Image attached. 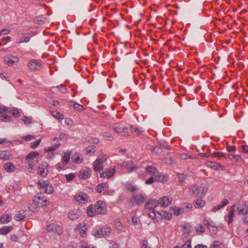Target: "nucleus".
<instances>
[{
	"label": "nucleus",
	"instance_id": "obj_1",
	"mask_svg": "<svg viewBox=\"0 0 248 248\" xmlns=\"http://www.w3.org/2000/svg\"><path fill=\"white\" fill-rule=\"evenodd\" d=\"M107 206L105 202L98 201L94 205L89 206L87 209V213L89 217H94L99 214L107 213Z\"/></svg>",
	"mask_w": 248,
	"mask_h": 248
},
{
	"label": "nucleus",
	"instance_id": "obj_2",
	"mask_svg": "<svg viewBox=\"0 0 248 248\" xmlns=\"http://www.w3.org/2000/svg\"><path fill=\"white\" fill-rule=\"evenodd\" d=\"M190 189L194 194L200 199H202L207 192L208 187L205 184H201L200 186H194Z\"/></svg>",
	"mask_w": 248,
	"mask_h": 248
},
{
	"label": "nucleus",
	"instance_id": "obj_3",
	"mask_svg": "<svg viewBox=\"0 0 248 248\" xmlns=\"http://www.w3.org/2000/svg\"><path fill=\"white\" fill-rule=\"evenodd\" d=\"M39 156V154L36 152H32L26 156V167L28 169H31L33 166L37 164L38 160L36 158Z\"/></svg>",
	"mask_w": 248,
	"mask_h": 248
},
{
	"label": "nucleus",
	"instance_id": "obj_4",
	"mask_svg": "<svg viewBox=\"0 0 248 248\" xmlns=\"http://www.w3.org/2000/svg\"><path fill=\"white\" fill-rule=\"evenodd\" d=\"M106 158L103 155H100L93 163V169L96 171L102 170L103 169V164L106 161Z\"/></svg>",
	"mask_w": 248,
	"mask_h": 248
},
{
	"label": "nucleus",
	"instance_id": "obj_5",
	"mask_svg": "<svg viewBox=\"0 0 248 248\" xmlns=\"http://www.w3.org/2000/svg\"><path fill=\"white\" fill-rule=\"evenodd\" d=\"M46 230L49 232H54L58 234H61L62 233V228L59 225L54 223H51L48 225Z\"/></svg>",
	"mask_w": 248,
	"mask_h": 248
},
{
	"label": "nucleus",
	"instance_id": "obj_6",
	"mask_svg": "<svg viewBox=\"0 0 248 248\" xmlns=\"http://www.w3.org/2000/svg\"><path fill=\"white\" fill-rule=\"evenodd\" d=\"M28 66L31 70L36 71L42 69V64L36 60H32L29 62Z\"/></svg>",
	"mask_w": 248,
	"mask_h": 248
},
{
	"label": "nucleus",
	"instance_id": "obj_7",
	"mask_svg": "<svg viewBox=\"0 0 248 248\" xmlns=\"http://www.w3.org/2000/svg\"><path fill=\"white\" fill-rule=\"evenodd\" d=\"M48 165L46 162L42 163L39 165L38 170V174L42 177H46L48 174Z\"/></svg>",
	"mask_w": 248,
	"mask_h": 248
},
{
	"label": "nucleus",
	"instance_id": "obj_8",
	"mask_svg": "<svg viewBox=\"0 0 248 248\" xmlns=\"http://www.w3.org/2000/svg\"><path fill=\"white\" fill-rule=\"evenodd\" d=\"M110 228H102L100 230L96 231L94 233V236L97 237H105L111 232Z\"/></svg>",
	"mask_w": 248,
	"mask_h": 248
},
{
	"label": "nucleus",
	"instance_id": "obj_9",
	"mask_svg": "<svg viewBox=\"0 0 248 248\" xmlns=\"http://www.w3.org/2000/svg\"><path fill=\"white\" fill-rule=\"evenodd\" d=\"M237 212L239 215L248 214V205L245 203H239L237 206Z\"/></svg>",
	"mask_w": 248,
	"mask_h": 248
},
{
	"label": "nucleus",
	"instance_id": "obj_10",
	"mask_svg": "<svg viewBox=\"0 0 248 248\" xmlns=\"http://www.w3.org/2000/svg\"><path fill=\"white\" fill-rule=\"evenodd\" d=\"M91 170L89 168L85 167L80 171L79 177L82 179H86L91 176Z\"/></svg>",
	"mask_w": 248,
	"mask_h": 248
},
{
	"label": "nucleus",
	"instance_id": "obj_11",
	"mask_svg": "<svg viewBox=\"0 0 248 248\" xmlns=\"http://www.w3.org/2000/svg\"><path fill=\"white\" fill-rule=\"evenodd\" d=\"M112 128L120 135H126L128 133V129L127 127L112 126Z\"/></svg>",
	"mask_w": 248,
	"mask_h": 248
},
{
	"label": "nucleus",
	"instance_id": "obj_12",
	"mask_svg": "<svg viewBox=\"0 0 248 248\" xmlns=\"http://www.w3.org/2000/svg\"><path fill=\"white\" fill-rule=\"evenodd\" d=\"M18 58L14 56H11V57L5 56L4 58V62L9 65H12L14 63L18 62Z\"/></svg>",
	"mask_w": 248,
	"mask_h": 248
},
{
	"label": "nucleus",
	"instance_id": "obj_13",
	"mask_svg": "<svg viewBox=\"0 0 248 248\" xmlns=\"http://www.w3.org/2000/svg\"><path fill=\"white\" fill-rule=\"evenodd\" d=\"M169 179V176L167 174H163L162 173L157 174L155 178V181L162 183H166Z\"/></svg>",
	"mask_w": 248,
	"mask_h": 248
},
{
	"label": "nucleus",
	"instance_id": "obj_14",
	"mask_svg": "<svg viewBox=\"0 0 248 248\" xmlns=\"http://www.w3.org/2000/svg\"><path fill=\"white\" fill-rule=\"evenodd\" d=\"M133 200L134 203L137 204H140L143 203L146 200V197L143 195H134L133 196Z\"/></svg>",
	"mask_w": 248,
	"mask_h": 248
},
{
	"label": "nucleus",
	"instance_id": "obj_15",
	"mask_svg": "<svg viewBox=\"0 0 248 248\" xmlns=\"http://www.w3.org/2000/svg\"><path fill=\"white\" fill-rule=\"evenodd\" d=\"M151 212L148 213L149 217L152 218L154 222H157L158 221V218L161 217V214L157 211H155L154 209H151Z\"/></svg>",
	"mask_w": 248,
	"mask_h": 248
},
{
	"label": "nucleus",
	"instance_id": "obj_16",
	"mask_svg": "<svg viewBox=\"0 0 248 248\" xmlns=\"http://www.w3.org/2000/svg\"><path fill=\"white\" fill-rule=\"evenodd\" d=\"M81 213L79 209H73L69 212L68 217L71 220H75L78 219Z\"/></svg>",
	"mask_w": 248,
	"mask_h": 248
},
{
	"label": "nucleus",
	"instance_id": "obj_17",
	"mask_svg": "<svg viewBox=\"0 0 248 248\" xmlns=\"http://www.w3.org/2000/svg\"><path fill=\"white\" fill-rule=\"evenodd\" d=\"M3 168L7 172H14L16 169V166L11 162H7L3 165Z\"/></svg>",
	"mask_w": 248,
	"mask_h": 248
},
{
	"label": "nucleus",
	"instance_id": "obj_18",
	"mask_svg": "<svg viewBox=\"0 0 248 248\" xmlns=\"http://www.w3.org/2000/svg\"><path fill=\"white\" fill-rule=\"evenodd\" d=\"M227 157L233 161H236L240 163H243L244 162V160L242 158V157L238 155H229L227 154Z\"/></svg>",
	"mask_w": 248,
	"mask_h": 248
},
{
	"label": "nucleus",
	"instance_id": "obj_19",
	"mask_svg": "<svg viewBox=\"0 0 248 248\" xmlns=\"http://www.w3.org/2000/svg\"><path fill=\"white\" fill-rule=\"evenodd\" d=\"M171 202V199L167 197H163L162 198L159 200V204L161 207H167Z\"/></svg>",
	"mask_w": 248,
	"mask_h": 248
},
{
	"label": "nucleus",
	"instance_id": "obj_20",
	"mask_svg": "<svg viewBox=\"0 0 248 248\" xmlns=\"http://www.w3.org/2000/svg\"><path fill=\"white\" fill-rule=\"evenodd\" d=\"M12 157L10 152L7 151H0V159L3 160H8Z\"/></svg>",
	"mask_w": 248,
	"mask_h": 248
},
{
	"label": "nucleus",
	"instance_id": "obj_21",
	"mask_svg": "<svg viewBox=\"0 0 248 248\" xmlns=\"http://www.w3.org/2000/svg\"><path fill=\"white\" fill-rule=\"evenodd\" d=\"M115 170L114 169L108 170L105 172L100 173L101 177L102 178H110L114 174Z\"/></svg>",
	"mask_w": 248,
	"mask_h": 248
},
{
	"label": "nucleus",
	"instance_id": "obj_22",
	"mask_svg": "<svg viewBox=\"0 0 248 248\" xmlns=\"http://www.w3.org/2000/svg\"><path fill=\"white\" fill-rule=\"evenodd\" d=\"M159 204V201L151 200L147 203V207L149 209H153Z\"/></svg>",
	"mask_w": 248,
	"mask_h": 248
},
{
	"label": "nucleus",
	"instance_id": "obj_23",
	"mask_svg": "<svg viewBox=\"0 0 248 248\" xmlns=\"http://www.w3.org/2000/svg\"><path fill=\"white\" fill-rule=\"evenodd\" d=\"M11 217L9 214H4L0 217V222L5 224L10 222L11 220Z\"/></svg>",
	"mask_w": 248,
	"mask_h": 248
},
{
	"label": "nucleus",
	"instance_id": "obj_24",
	"mask_svg": "<svg viewBox=\"0 0 248 248\" xmlns=\"http://www.w3.org/2000/svg\"><path fill=\"white\" fill-rule=\"evenodd\" d=\"M235 205H233L231 206L230 212L228 216V224L230 225L233 220V217L234 216V208Z\"/></svg>",
	"mask_w": 248,
	"mask_h": 248
},
{
	"label": "nucleus",
	"instance_id": "obj_25",
	"mask_svg": "<svg viewBox=\"0 0 248 248\" xmlns=\"http://www.w3.org/2000/svg\"><path fill=\"white\" fill-rule=\"evenodd\" d=\"M106 188H108V184L107 183H103L97 185L96 187V190L98 193H101Z\"/></svg>",
	"mask_w": 248,
	"mask_h": 248
},
{
	"label": "nucleus",
	"instance_id": "obj_26",
	"mask_svg": "<svg viewBox=\"0 0 248 248\" xmlns=\"http://www.w3.org/2000/svg\"><path fill=\"white\" fill-rule=\"evenodd\" d=\"M47 200L46 199H43L42 200V202H41L40 201H39V200L37 199V198L36 197H35L33 200H32V203L34 205H35V206H37V205H39L40 206H41L42 207H43V206H45L46 205V202Z\"/></svg>",
	"mask_w": 248,
	"mask_h": 248
},
{
	"label": "nucleus",
	"instance_id": "obj_27",
	"mask_svg": "<svg viewBox=\"0 0 248 248\" xmlns=\"http://www.w3.org/2000/svg\"><path fill=\"white\" fill-rule=\"evenodd\" d=\"M13 229L12 226H4L0 229V234L6 235Z\"/></svg>",
	"mask_w": 248,
	"mask_h": 248
},
{
	"label": "nucleus",
	"instance_id": "obj_28",
	"mask_svg": "<svg viewBox=\"0 0 248 248\" xmlns=\"http://www.w3.org/2000/svg\"><path fill=\"white\" fill-rule=\"evenodd\" d=\"M146 172L149 173L150 174H153L156 175L157 173L156 171H157L156 169L152 166H147L146 168Z\"/></svg>",
	"mask_w": 248,
	"mask_h": 248
},
{
	"label": "nucleus",
	"instance_id": "obj_29",
	"mask_svg": "<svg viewBox=\"0 0 248 248\" xmlns=\"http://www.w3.org/2000/svg\"><path fill=\"white\" fill-rule=\"evenodd\" d=\"M70 153L66 152L64 153V155L62 156V162L64 164H66L70 160Z\"/></svg>",
	"mask_w": 248,
	"mask_h": 248
},
{
	"label": "nucleus",
	"instance_id": "obj_30",
	"mask_svg": "<svg viewBox=\"0 0 248 248\" xmlns=\"http://www.w3.org/2000/svg\"><path fill=\"white\" fill-rule=\"evenodd\" d=\"M60 145V143L59 142L54 143L53 145L45 148V151L46 152H52V151H55L57 149Z\"/></svg>",
	"mask_w": 248,
	"mask_h": 248
},
{
	"label": "nucleus",
	"instance_id": "obj_31",
	"mask_svg": "<svg viewBox=\"0 0 248 248\" xmlns=\"http://www.w3.org/2000/svg\"><path fill=\"white\" fill-rule=\"evenodd\" d=\"M24 211H20L15 216V219L17 221H21L25 218Z\"/></svg>",
	"mask_w": 248,
	"mask_h": 248
},
{
	"label": "nucleus",
	"instance_id": "obj_32",
	"mask_svg": "<svg viewBox=\"0 0 248 248\" xmlns=\"http://www.w3.org/2000/svg\"><path fill=\"white\" fill-rule=\"evenodd\" d=\"M194 205L196 208H200L203 207L205 204V202L202 199H198L193 202Z\"/></svg>",
	"mask_w": 248,
	"mask_h": 248
},
{
	"label": "nucleus",
	"instance_id": "obj_33",
	"mask_svg": "<svg viewBox=\"0 0 248 248\" xmlns=\"http://www.w3.org/2000/svg\"><path fill=\"white\" fill-rule=\"evenodd\" d=\"M42 191L47 194H52L54 192V189L51 186L48 185Z\"/></svg>",
	"mask_w": 248,
	"mask_h": 248
},
{
	"label": "nucleus",
	"instance_id": "obj_34",
	"mask_svg": "<svg viewBox=\"0 0 248 248\" xmlns=\"http://www.w3.org/2000/svg\"><path fill=\"white\" fill-rule=\"evenodd\" d=\"M38 184L40 186V188L42 190L45 188L46 186L48 185V182L45 181L44 180H40L38 182Z\"/></svg>",
	"mask_w": 248,
	"mask_h": 248
},
{
	"label": "nucleus",
	"instance_id": "obj_35",
	"mask_svg": "<svg viewBox=\"0 0 248 248\" xmlns=\"http://www.w3.org/2000/svg\"><path fill=\"white\" fill-rule=\"evenodd\" d=\"M196 231L198 233H203L205 231V229L203 225L201 224H198L195 227Z\"/></svg>",
	"mask_w": 248,
	"mask_h": 248
},
{
	"label": "nucleus",
	"instance_id": "obj_36",
	"mask_svg": "<svg viewBox=\"0 0 248 248\" xmlns=\"http://www.w3.org/2000/svg\"><path fill=\"white\" fill-rule=\"evenodd\" d=\"M192 227L189 225H186L183 227V232L184 233L189 235V233L191 232Z\"/></svg>",
	"mask_w": 248,
	"mask_h": 248
},
{
	"label": "nucleus",
	"instance_id": "obj_37",
	"mask_svg": "<svg viewBox=\"0 0 248 248\" xmlns=\"http://www.w3.org/2000/svg\"><path fill=\"white\" fill-rule=\"evenodd\" d=\"M186 174L184 173H177V177L179 182H183L186 178Z\"/></svg>",
	"mask_w": 248,
	"mask_h": 248
},
{
	"label": "nucleus",
	"instance_id": "obj_38",
	"mask_svg": "<svg viewBox=\"0 0 248 248\" xmlns=\"http://www.w3.org/2000/svg\"><path fill=\"white\" fill-rule=\"evenodd\" d=\"M78 227H79V226H78ZM78 229L79 230V234L80 235V236H81L82 237H85V236L86 235V227L84 226H82L81 227V228H78Z\"/></svg>",
	"mask_w": 248,
	"mask_h": 248
},
{
	"label": "nucleus",
	"instance_id": "obj_39",
	"mask_svg": "<svg viewBox=\"0 0 248 248\" xmlns=\"http://www.w3.org/2000/svg\"><path fill=\"white\" fill-rule=\"evenodd\" d=\"M10 118L11 117L10 115L5 114L0 116V120L3 122L10 121Z\"/></svg>",
	"mask_w": 248,
	"mask_h": 248
},
{
	"label": "nucleus",
	"instance_id": "obj_40",
	"mask_svg": "<svg viewBox=\"0 0 248 248\" xmlns=\"http://www.w3.org/2000/svg\"><path fill=\"white\" fill-rule=\"evenodd\" d=\"M209 163L211 164V165H210L211 167L215 170H217L221 167L219 164L214 162H209Z\"/></svg>",
	"mask_w": 248,
	"mask_h": 248
},
{
	"label": "nucleus",
	"instance_id": "obj_41",
	"mask_svg": "<svg viewBox=\"0 0 248 248\" xmlns=\"http://www.w3.org/2000/svg\"><path fill=\"white\" fill-rule=\"evenodd\" d=\"M36 137L35 136H33L31 135H27L26 136H24L22 137V139L27 140V141H30L31 140L35 139Z\"/></svg>",
	"mask_w": 248,
	"mask_h": 248
},
{
	"label": "nucleus",
	"instance_id": "obj_42",
	"mask_svg": "<svg viewBox=\"0 0 248 248\" xmlns=\"http://www.w3.org/2000/svg\"><path fill=\"white\" fill-rule=\"evenodd\" d=\"M32 119L31 117H29L27 116H23V121L26 124H30L31 123Z\"/></svg>",
	"mask_w": 248,
	"mask_h": 248
},
{
	"label": "nucleus",
	"instance_id": "obj_43",
	"mask_svg": "<svg viewBox=\"0 0 248 248\" xmlns=\"http://www.w3.org/2000/svg\"><path fill=\"white\" fill-rule=\"evenodd\" d=\"M104 138L108 140H111L113 139V137L109 133L105 132L103 134Z\"/></svg>",
	"mask_w": 248,
	"mask_h": 248
},
{
	"label": "nucleus",
	"instance_id": "obj_44",
	"mask_svg": "<svg viewBox=\"0 0 248 248\" xmlns=\"http://www.w3.org/2000/svg\"><path fill=\"white\" fill-rule=\"evenodd\" d=\"M41 140H37L31 143V147L32 149L36 148L40 144Z\"/></svg>",
	"mask_w": 248,
	"mask_h": 248
},
{
	"label": "nucleus",
	"instance_id": "obj_45",
	"mask_svg": "<svg viewBox=\"0 0 248 248\" xmlns=\"http://www.w3.org/2000/svg\"><path fill=\"white\" fill-rule=\"evenodd\" d=\"M130 129L133 133H135L137 135L141 133L140 130L137 127L134 126V125H132L130 126Z\"/></svg>",
	"mask_w": 248,
	"mask_h": 248
},
{
	"label": "nucleus",
	"instance_id": "obj_46",
	"mask_svg": "<svg viewBox=\"0 0 248 248\" xmlns=\"http://www.w3.org/2000/svg\"><path fill=\"white\" fill-rule=\"evenodd\" d=\"M191 240L187 241L180 248H192L191 245Z\"/></svg>",
	"mask_w": 248,
	"mask_h": 248
},
{
	"label": "nucleus",
	"instance_id": "obj_47",
	"mask_svg": "<svg viewBox=\"0 0 248 248\" xmlns=\"http://www.w3.org/2000/svg\"><path fill=\"white\" fill-rule=\"evenodd\" d=\"M75 175L74 173H70L65 175L66 180L67 182L72 181L75 178Z\"/></svg>",
	"mask_w": 248,
	"mask_h": 248
},
{
	"label": "nucleus",
	"instance_id": "obj_48",
	"mask_svg": "<svg viewBox=\"0 0 248 248\" xmlns=\"http://www.w3.org/2000/svg\"><path fill=\"white\" fill-rule=\"evenodd\" d=\"M153 151L157 154H160L162 153V148L157 146H155L152 149Z\"/></svg>",
	"mask_w": 248,
	"mask_h": 248
},
{
	"label": "nucleus",
	"instance_id": "obj_49",
	"mask_svg": "<svg viewBox=\"0 0 248 248\" xmlns=\"http://www.w3.org/2000/svg\"><path fill=\"white\" fill-rule=\"evenodd\" d=\"M73 107H74V108L77 110H82L84 109V108L83 106L80 105L78 103L73 104Z\"/></svg>",
	"mask_w": 248,
	"mask_h": 248
},
{
	"label": "nucleus",
	"instance_id": "obj_50",
	"mask_svg": "<svg viewBox=\"0 0 248 248\" xmlns=\"http://www.w3.org/2000/svg\"><path fill=\"white\" fill-rule=\"evenodd\" d=\"M213 155L215 156H217L219 157H226L227 154H224L221 152H215L214 153Z\"/></svg>",
	"mask_w": 248,
	"mask_h": 248
},
{
	"label": "nucleus",
	"instance_id": "obj_51",
	"mask_svg": "<svg viewBox=\"0 0 248 248\" xmlns=\"http://www.w3.org/2000/svg\"><path fill=\"white\" fill-rule=\"evenodd\" d=\"M95 147L94 146H88L86 150L87 152V154H89L91 153H92L93 151H94Z\"/></svg>",
	"mask_w": 248,
	"mask_h": 248
},
{
	"label": "nucleus",
	"instance_id": "obj_52",
	"mask_svg": "<svg viewBox=\"0 0 248 248\" xmlns=\"http://www.w3.org/2000/svg\"><path fill=\"white\" fill-rule=\"evenodd\" d=\"M29 209L30 211L34 212L36 210L37 206L34 205L33 203H30L28 205Z\"/></svg>",
	"mask_w": 248,
	"mask_h": 248
},
{
	"label": "nucleus",
	"instance_id": "obj_53",
	"mask_svg": "<svg viewBox=\"0 0 248 248\" xmlns=\"http://www.w3.org/2000/svg\"><path fill=\"white\" fill-rule=\"evenodd\" d=\"M127 189L129 190L130 192H134L136 190V188L135 186L131 185H128L126 186Z\"/></svg>",
	"mask_w": 248,
	"mask_h": 248
},
{
	"label": "nucleus",
	"instance_id": "obj_54",
	"mask_svg": "<svg viewBox=\"0 0 248 248\" xmlns=\"http://www.w3.org/2000/svg\"><path fill=\"white\" fill-rule=\"evenodd\" d=\"M172 210L173 211L174 214L176 216H179L180 215L179 208L174 207H172Z\"/></svg>",
	"mask_w": 248,
	"mask_h": 248
},
{
	"label": "nucleus",
	"instance_id": "obj_55",
	"mask_svg": "<svg viewBox=\"0 0 248 248\" xmlns=\"http://www.w3.org/2000/svg\"><path fill=\"white\" fill-rule=\"evenodd\" d=\"M229 202L227 199H224L223 201L221 202L220 204H219L220 207L222 208L223 207L225 206L229 203Z\"/></svg>",
	"mask_w": 248,
	"mask_h": 248
},
{
	"label": "nucleus",
	"instance_id": "obj_56",
	"mask_svg": "<svg viewBox=\"0 0 248 248\" xmlns=\"http://www.w3.org/2000/svg\"><path fill=\"white\" fill-rule=\"evenodd\" d=\"M58 89L59 91L62 93H65L66 91V89L63 87V85H60L56 87Z\"/></svg>",
	"mask_w": 248,
	"mask_h": 248
},
{
	"label": "nucleus",
	"instance_id": "obj_57",
	"mask_svg": "<svg viewBox=\"0 0 248 248\" xmlns=\"http://www.w3.org/2000/svg\"><path fill=\"white\" fill-rule=\"evenodd\" d=\"M154 179L153 176L150 177L149 179L145 180V184L146 185H150L153 183Z\"/></svg>",
	"mask_w": 248,
	"mask_h": 248
},
{
	"label": "nucleus",
	"instance_id": "obj_58",
	"mask_svg": "<svg viewBox=\"0 0 248 248\" xmlns=\"http://www.w3.org/2000/svg\"><path fill=\"white\" fill-rule=\"evenodd\" d=\"M141 248H151L147 245V241H141Z\"/></svg>",
	"mask_w": 248,
	"mask_h": 248
},
{
	"label": "nucleus",
	"instance_id": "obj_59",
	"mask_svg": "<svg viewBox=\"0 0 248 248\" xmlns=\"http://www.w3.org/2000/svg\"><path fill=\"white\" fill-rule=\"evenodd\" d=\"M10 32V30L9 29H3L0 32V36L5 34H7Z\"/></svg>",
	"mask_w": 248,
	"mask_h": 248
},
{
	"label": "nucleus",
	"instance_id": "obj_60",
	"mask_svg": "<svg viewBox=\"0 0 248 248\" xmlns=\"http://www.w3.org/2000/svg\"><path fill=\"white\" fill-rule=\"evenodd\" d=\"M242 151L246 154L248 153V146L247 145H242Z\"/></svg>",
	"mask_w": 248,
	"mask_h": 248
},
{
	"label": "nucleus",
	"instance_id": "obj_61",
	"mask_svg": "<svg viewBox=\"0 0 248 248\" xmlns=\"http://www.w3.org/2000/svg\"><path fill=\"white\" fill-rule=\"evenodd\" d=\"M74 200L77 202H81V196L80 195L74 196Z\"/></svg>",
	"mask_w": 248,
	"mask_h": 248
},
{
	"label": "nucleus",
	"instance_id": "obj_62",
	"mask_svg": "<svg viewBox=\"0 0 248 248\" xmlns=\"http://www.w3.org/2000/svg\"><path fill=\"white\" fill-rule=\"evenodd\" d=\"M137 169H138V167H136V166H131V167H129V168H128L127 171L128 172H132L133 171H134L135 170H137Z\"/></svg>",
	"mask_w": 248,
	"mask_h": 248
},
{
	"label": "nucleus",
	"instance_id": "obj_63",
	"mask_svg": "<svg viewBox=\"0 0 248 248\" xmlns=\"http://www.w3.org/2000/svg\"><path fill=\"white\" fill-rule=\"evenodd\" d=\"M74 160L75 163H79L82 162V158H81L79 156H78L74 159Z\"/></svg>",
	"mask_w": 248,
	"mask_h": 248
},
{
	"label": "nucleus",
	"instance_id": "obj_64",
	"mask_svg": "<svg viewBox=\"0 0 248 248\" xmlns=\"http://www.w3.org/2000/svg\"><path fill=\"white\" fill-rule=\"evenodd\" d=\"M194 248H208L207 246L203 244H198L195 246Z\"/></svg>",
	"mask_w": 248,
	"mask_h": 248
}]
</instances>
